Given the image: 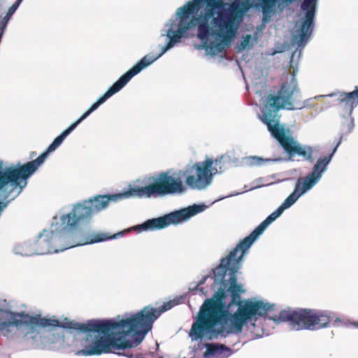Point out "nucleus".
Here are the masks:
<instances>
[{"label":"nucleus","instance_id":"14","mask_svg":"<svg viewBox=\"0 0 358 358\" xmlns=\"http://www.w3.org/2000/svg\"><path fill=\"white\" fill-rule=\"evenodd\" d=\"M317 3L318 0H303L301 4L303 15H299V21L296 24V26L299 24L297 34L293 36V41L297 44V48L292 54L291 62H294L295 57L300 58L303 48L313 34Z\"/></svg>","mask_w":358,"mask_h":358},{"label":"nucleus","instance_id":"15","mask_svg":"<svg viewBox=\"0 0 358 358\" xmlns=\"http://www.w3.org/2000/svg\"><path fill=\"white\" fill-rule=\"evenodd\" d=\"M213 164L212 159H206L203 162H197L187 166L182 171L185 177V184L192 189L203 190L210 185L213 176L217 174V169H210Z\"/></svg>","mask_w":358,"mask_h":358},{"label":"nucleus","instance_id":"13","mask_svg":"<svg viewBox=\"0 0 358 358\" xmlns=\"http://www.w3.org/2000/svg\"><path fill=\"white\" fill-rule=\"evenodd\" d=\"M53 219L49 230L43 229L32 243L35 255H43L51 253H58L69 248L81 246L83 243L74 242L71 240L72 235L64 231L52 228Z\"/></svg>","mask_w":358,"mask_h":358},{"label":"nucleus","instance_id":"24","mask_svg":"<svg viewBox=\"0 0 358 358\" xmlns=\"http://www.w3.org/2000/svg\"><path fill=\"white\" fill-rule=\"evenodd\" d=\"M257 336H259V337H262V335L259 334H257Z\"/></svg>","mask_w":358,"mask_h":358},{"label":"nucleus","instance_id":"5","mask_svg":"<svg viewBox=\"0 0 358 358\" xmlns=\"http://www.w3.org/2000/svg\"><path fill=\"white\" fill-rule=\"evenodd\" d=\"M341 139L342 136L340 137V139L330 155L317 159L316 164L313 167L312 171L309 174L297 180L292 193L287 197L274 212L270 214L257 227H256L249 236L241 241L236 247L230 252L226 257L222 258L218 266H224L227 269H229L232 272L231 273L232 275L234 272L238 271L241 268L243 257L248 253L251 245L264 230L279 217L285 210L290 208L302 195L313 188L320 182L323 174L327 170L328 166L334 153L341 144ZM227 277H228V280H234V278H233V276L231 277L230 274L227 275Z\"/></svg>","mask_w":358,"mask_h":358},{"label":"nucleus","instance_id":"22","mask_svg":"<svg viewBox=\"0 0 358 358\" xmlns=\"http://www.w3.org/2000/svg\"><path fill=\"white\" fill-rule=\"evenodd\" d=\"M240 194H241V192H234V193H232V194H229L228 196L220 197L218 199H217L215 201H221V200H222V199H224L225 198H228V197H231V196H237V195H238Z\"/></svg>","mask_w":358,"mask_h":358},{"label":"nucleus","instance_id":"2","mask_svg":"<svg viewBox=\"0 0 358 358\" xmlns=\"http://www.w3.org/2000/svg\"><path fill=\"white\" fill-rule=\"evenodd\" d=\"M231 271L224 266H217L209 275H204L199 284L189 287L192 292L203 289V285L208 278L213 279L212 289L215 291L210 298L206 299L200 306L189 333L192 341H201L204 338L227 337L238 335L246 327L255 334L257 323L273 310L274 304L262 299H248L243 301H234L245 291L243 286L237 282L236 273L234 272L232 280H228L227 275Z\"/></svg>","mask_w":358,"mask_h":358},{"label":"nucleus","instance_id":"23","mask_svg":"<svg viewBox=\"0 0 358 358\" xmlns=\"http://www.w3.org/2000/svg\"><path fill=\"white\" fill-rule=\"evenodd\" d=\"M22 0H17L16 2L19 3L20 4L22 3Z\"/></svg>","mask_w":358,"mask_h":358},{"label":"nucleus","instance_id":"3","mask_svg":"<svg viewBox=\"0 0 358 358\" xmlns=\"http://www.w3.org/2000/svg\"><path fill=\"white\" fill-rule=\"evenodd\" d=\"M124 199L122 192L113 194L96 195L73 203L70 211L60 210L58 215L53 217L52 228L71 234L72 241L82 242L83 243L82 245H85L117 239L131 231L141 234L145 231L162 230L171 225L176 226L188 221L191 217L203 212L208 208L204 203L193 204L158 217L148 219L140 224L114 234L98 232L91 236H85L81 230H76L80 224L89 222L95 213L106 209L110 202H116Z\"/></svg>","mask_w":358,"mask_h":358},{"label":"nucleus","instance_id":"10","mask_svg":"<svg viewBox=\"0 0 358 358\" xmlns=\"http://www.w3.org/2000/svg\"><path fill=\"white\" fill-rule=\"evenodd\" d=\"M187 191L182 181V171L161 173L152 183L143 187H129L124 191L125 199L131 197L157 198L168 195H180Z\"/></svg>","mask_w":358,"mask_h":358},{"label":"nucleus","instance_id":"17","mask_svg":"<svg viewBox=\"0 0 358 358\" xmlns=\"http://www.w3.org/2000/svg\"><path fill=\"white\" fill-rule=\"evenodd\" d=\"M203 347L206 349L203 353L206 358H228L234 352L230 348L220 343H206Z\"/></svg>","mask_w":358,"mask_h":358},{"label":"nucleus","instance_id":"11","mask_svg":"<svg viewBox=\"0 0 358 358\" xmlns=\"http://www.w3.org/2000/svg\"><path fill=\"white\" fill-rule=\"evenodd\" d=\"M92 113L88 109L84 113L80 118L73 122L69 128L62 132L60 135L56 137L52 143L48 147L45 152L39 155L36 159L27 162L23 165L18 164L16 166H10L3 167L7 173L10 174L15 180H16L22 187H25L27 184V179L43 164L45 159L50 153L54 152L59 148L64 140L69 136L76 127L85 120Z\"/></svg>","mask_w":358,"mask_h":358},{"label":"nucleus","instance_id":"16","mask_svg":"<svg viewBox=\"0 0 358 358\" xmlns=\"http://www.w3.org/2000/svg\"><path fill=\"white\" fill-rule=\"evenodd\" d=\"M338 95L339 106L346 110L349 116L343 126H346L348 132L350 133L354 128V120L351 115L354 108L358 104V87H355L352 92H339Z\"/></svg>","mask_w":358,"mask_h":358},{"label":"nucleus","instance_id":"18","mask_svg":"<svg viewBox=\"0 0 358 358\" xmlns=\"http://www.w3.org/2000/svg\"><path fill=\"white\" fill-rule=\"evenodd\" d=\"M279 160V159H264L257 156H248L242 159V164L246 166H262L265 162H277Z\"/></svg>","mask_w":358,"mask_h":358},{"label":"nucleus","instance_id":"20","mask_svg":"<svg viewBox=\"0 0 358 358\" xmlns=\"http://www.w3.org/2000/svg\"><path fill=\"white\" fill-rule=\"evenodd\" d=\"M213 161V164L210 168V169L215 168L217 169L218 174L224 172L226 170L227 166H225V164L230 162L231 159L230 156L228 154H226L221 156L220 158Z\"/></svg>","mask_w":358,"mask_h":358},{"label":"nucleus","instance_id":"9","mask_svg":"<svg viewBox=\"0 0 358 358\" xmlns=\"http://www.w3.org/2000/svg\"><path fill=\"white\" fill-rule=\"evenodd\" d=\"M268 319L275 324L287 322L295 331L318 330L327 327L331 320H337L336 314L330 310L308 308L285 309Z\"/></svg>","mask_w":358,"mask_h":358},{"label":"nucleus","instance_id":"4","mask_svg":"<svg viewBox=\"0 0 358 358\" xmlns=\"http://www.w3.org/2000/svg\"><path fill=\"white\" fill-rule=\"evenodd\" d=\"M336 94L318 95L302 101V96L294 74L282 83L276 94H268L259 114L260 120L266 125L268 130L289 155H297L313 162V148L310 145H301L291 136L290 131L280 124V110H295L312 106L311 101L335 96Z\"/></svg>","mask_w":358,"mask_h":358},{"label":"nucleus","instance_id":"12","mask_svg":"<svg viewBox=\"0 0 358 358\" xmlns=\"http://www.w3.org/2000/svg\"><path fill=\"white\" fill-rule=\"evenodd\" d=\"M201 3L206 6V17H212L215 13V24H231L232 12L243 3L241 0H234L231 4L224 3L222 0H192L176 11L196 17L201 8Z\"/></svg>","mask_w":358,"mask_h":358},{"label":"nucleus","instance_id":"21","mask_svg":"<svg viewBox=\"0 0 358 358\" xmlns=\"http://www.w3.org/2000/svg\"><path fill=\"white\" fill-rule=\"evenodd\" d=\"M252 41V38L250 35L244 36L238 45V50L242 51L246 48H251L253 45Z\"/></svg>","mask_w":358,"mask_h":358},{"label":"nucleus","instance_id":"6","mask_svg":"<svg viewBox=\"0 0 358 358\" xmlns=\"http://www.w3.org/2000/svg\"><path fill=\"white\" fill-rule=\"evenodd\" d=\"M196 17L176 11L175 15L165 23V29L161 30V37L166 36L168 41L160 47L159 54L157 56L145 55L131 69L121 76L107 92L91 106L89 108L90 111L92 113L96 110L108 99L122 90L134 76L172 49L181 41L182 38H187L189 31L196 27Z\"/></svg>","mask_w":358,"mask_h":358},{"label":"nucleus","instance_id":"7","mask_svg":"<svg viewBox=\"0 0 358 358\" xmlns=\"http://www.w3.org/2000/svg\"><path fill=\"white\" fill-rule=\"evenodd\" d=\"M250 0H246L247 2L241 0L243 3L232 12L231 27L230 32L215 26L214 19L217 16L215 13L209 17H206V12L203 17L199 22V19L196 17L198 23L197 38L202 43V48L205 49L206 54L215 56L224 52L226 47L229 46L232 39L235 37L237 27L235 24L234 12L238 8H247V3ZM296 0H252L254 6L261 8L264 15V21L267 22L266 17H270L274 13L276 5L280 2L287 4H291Z\"/></svg>","mask_w":358,"mask_h":358},{"label":"nucleus","instance_id":"25","mask_svg":"<svg viewBox=\"0 0 358 358\" xmlns=\"http://www.w3.org/2000/svg\"><path fill=\"white\" fill-rule=\"evenodd\" d=\"M357 327H358V324H357Z\"/></svg>","mask_w":358,"mask_h":358},{"label":"nucleus","instance_id":"8","mask_svg":"<svg viewBox=\"0 0 358 358\" xmlns=\"http://www.w3.org/2000/svg\"><path fill=\"white\" fill-rule=\"evenodd\" d=\"M60 320L41 317L39 315L30 316L27 314L0 311V331L3 334L22 331L21 348L28 350L37 348L43 342L58 345V334L43 336L40 333L42 327H61Z\"/></svg>","mask_w":358,"mask_h":358},{"label":"nucleus","instance_id":"1","mask_svg":"<svg viewBox=\"0 0 358 358\" xmlns=\"http://www.w3.org/2000/svg\"><path fill=\"white\" fill-rule=\"evenodd\" d=\"M178 300L170 301L161 308L145 306L139 312L126 313L110 320H90L86 322L70 321L66 317L60 320L61 328L69 329L66 335L58 333V350L79 347L76 355L92 356L115 353L127 358H143L142 353L131 352L144 340L152 329L154 322L160 315L178 303Z\"/></svg>","mask_w":358,"mask_h":358},{"label":"nucleus","instance_id":"19","mask_svg":"<svg viewBox=\"0 0 358 358\" xmlns=\"http://www.w3.org/2000/svg\"><path fill=\"white\" fill-rule=\"evenodd\" d=\"M15 255L21 256H31L35 255L32 242H24L16 245L13 249Z\"/></svg>","mask_w":358,"mask_h":358}]
</instances>
